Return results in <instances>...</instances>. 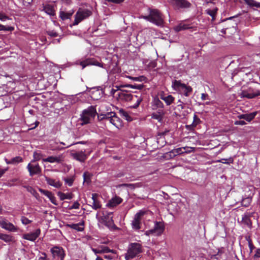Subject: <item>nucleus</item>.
<instances>
[{"label":"nucleus","instance_id":"9","mask_svg":"<svg viewBox=\"0 0 260 260\" xmlns=\"http://www.w3.org/2000/svg\"><path fill=\"white\" fill-rule=\"evenodd\" d=\"M164 231V224L160 222H156L153 229L146 231L145 235L150 236L151 235H160Z\"/></svg>","mask_w":260,"mask_h":260},{"label":"nucleus","instance_id":"43","mask_svg":"<svg viewBox=\"0 0 260 260\" xmlns=\"http://www.w3.org/2000/svg\"><path fill=\"white\" fill-rule=\"evenodd\" d=\"M206 11V13L208 15H209L210 16H211L212 17L213 19H214V17L216 13L217 9H213V10L208 9Z\"/></svg>","mask_w":260,"mask_h":260},{"label":"nucleus","instance_id":"36","mask_svg":"<svg viewBox=\"0 0 260 260\" xmlns=\"http://www.w3.org/2000/svg\"><path fill=\"white\" fill-rule=\"evenodd\" d=\"M0 239L6 242H12L14 241V238L13 236L3 234H0Z\"/></svg>","mask_w":260,"mask_h":260},{"label":"nucleus","instance_id":"42","mask_svg":"<svg viewBox=\"0 0 260 260\" xmlns=\"http://www.w3.org/2000/svg\"><path fill=\"white\" fill-rule=\"evenodd\" d=\"M14 27L10 26H5L0 24V31H12L14 30Z\"/></svg>","mask_w":260,"mask_h":260},{"label":"nucleus","instance_id":"2","mask_svg":"<svg viewBox=\"0 0 260 260\" xmlns=\"http://www.w3.org/2000/svg\"><path fill=\"white\" fill-rule=\"evenodd\" d=\"M96 114L95 108L91 106L82 111L78 121L81 125L90 123L94 119Z\"/></svg>","mask_w":260,"mask_h":260},{"label":"nucleus","instance_id":"33","mask_svg":"<svg viewBox=\"0 0 260 260\" xmlns=\"http://www.w3.org/2000/svg\"><path fill=\"white\" fill-rule=\"evenodd\" d=\"M184 153L183 148L180 147L176 149H174L169 152L170 156L171 157H174L179 154Z\"/></svg>","mask_w":260,"mask_h":260},{"label":"nucleus","instance_id":"48","mask_svg":"<svg viewBox=\"0 0 260 260\" xmlns=\"http://www.w3.org/2000/svg\"><path fill=\"white\" fill-rule=\"evenodd\" d=\"M183 148V151L184 153H190L194 151V148L191 147H184Z\"/></svg>","mask_w":260,"mask_h":260},{"label":"nucleus","instance_id":"10","mask_svg":"<svg viewBox=\"0 0 260 260\" xmlns=\"http://www.w3.org/2000/svg\"><path fill=\"white\" fill-rule=\"evenodd\" d=\"M78 64L82 66V69H84L86 67L88 66H96L103 68V64L98 62L94 58H87L83 61H78L76 62V64Z\"/></svg>","mask_w":260,"mask_h":260},{"label":"nucleus","instance_id":"17","mask_svg":"<svg viewBox=\"0 0 260 260\" xmlns=\"http://www.w3.org/2000/svg\"><path fill=\"white\" fill-rule=\"evenodd\" d=\"M240 94L242 98L252 99L255 96L260 95V90H256L255 92H252L250 90H242Z\"/></svg>","mask_w":260,"mask_h":260},{"label":"nucleus","instance_id":"30","mask_svg":"<svg viewBox=\"0 0 260 260\" xmlns=\"http://www.w3.org/2000/svg\"><path fill=\"white\" fill-rule=\"evenodd\" d=\"M200 119L197 115L196 114H194L192 123L190 125H187L186 126V128L188 130L193 129L200 122Z\"/></svg>","mask_w":260,"mask_h":260},{"label":"nucleus","instance_id":"6","mask_svg":"<svg viewBox=\"0 0 260 260\" xmlns=\"http://www.w3.org/2000/svg\"><path fill=\"white\" fill-rule=\"evenodd\" d=\"M100 120H105L106 122H109L116 127L118 128L121 125V121L114 112H109L104 114H101L98 116Z\"/></svg>","mask_w":260,"mask_h":260},{"label":"nucleus","instance_id":"13","mask_svg":"<svg viewBox=\"0 0 260 260\" xmlns=\"http://www.w3.org/2000/svg\"><path fill=\"white\" fill-rule=\"evenodd\" d=\"M168 2L178 8H188L191 4L187 0H168Z\"/></svg>","mask_w":260,"mask_h":260},{"label":"nucleus","instance_id":"25","mask_svg":"<svg viewBox=\"0 0 260 260\" xmlns=\"http://www.w3.org/2000/svg\"><path fill=\"white\" fill-rule=\"evenodd\" d=\"M39 190L42 193L47 197L52 203L54 205H56V198L53 193H52V192L47 190H43L42 189H40Z\"/></svg>","mask_w":260,"mask_h":260},{"label":"nucleus","instance_id":"45","mask_svg":"<svg viewBox=\"0 0 260 260\" xmlns=\"http://www.w3.org/2000/svg\"><path fill=\"white\" fill-rule=\"evenodd\" d=\"M21 222L23 224L27 225L29 223H30L32 221L28 219L27 218L25 217V216H22L21 218Z\"/></svg>","mask_w":260,"mask_h":260},{"label":"nucleus","instance_id":"5","mask_svg":"<svg viewBox=\"0 0 260 260\" xmlns=\"http://www.w3.org/2000/svg\"><path fill=\"white\" fill-rule=\"evenodd\" d=\"M142 252V247L140 244L132 243L128 246L127 251L125 255V258L126 260L132 259L138 256Z\"/></svg>","mask_w":260,"mask_h":260},{"label":"nucleus","instance_id":"53","mask_svg":"<svg viewBox=\"0 0 260 260\" xmlns=\"http://www.w3.org/2000/svg\"><path fill=\"white\" fill-rule=\"evenodd\" d=\"M246 123L244 120H237L235 121V125H245Z\"/></svg>","mask_w":260,"mask_h":260},{"label":"nucleus","instance_id":"32","mask_svg":"<svg viewBox=\"0 0 260 260\" xmlns=\"http://www.w3.org/2000/svg\"><path fill=\"white\" fill-rule=\"evenodd\" d=\"M191 92L192 88L190 86H187L185 84L179 93L183 94L185 96H188Z\"/></svg>","mask_w":260,"mask_h":260},{"label":"nucleus","instance_id":"57","mask_svg":"<svg viewBox=\"0 0 260 260\" xmlns=\"http://www.w3.org/2000/svg\"><path fill=\"white\" fill-rule=\"evenodd\" d=\"M28 191H30L36 198H37L38 194L33 188L30 187V189H28Z\"/></svg>","mask_w":260,"mask_h":260},{"label":"nucleus","instance_id":"19","mask_svg":"<svg viewBox=\"0 0 260 260\" xmlns=\"http://www.w3.org/2000/svg\"><path fill=\"white\" fill-rule=\"evenodd\" d=\"M71 155L74 159L80 162L84 161L87 158L86 154L82 151L72 153Z\"/></svg>","mask_w":260,"mask_h":260},{"label":"nucleus","instance_id":"39","mask_svg":"<svg viewBox=\"0 0 260 260\" xmlns=\"http://www.w3.org/2000/svg\"><path fill=\"white\" fill-rule=\"evenodd\" d=\"M119 113L127 121H131L133 120L132 117L125 110L121 109L119 110Z\"/></svg>","mask_w":260,"mask_h":260},{"label":"nucleus","instance_id":"35","mask_svg":"<svg viewBox=\"0 0 260 260\" xmlns=\"http://www.w3.org/2000/svg\"><path fill=\"white\" fill-rule=\"evenodd\" d=\"M242 222L245 225H246L249 227L251 226L252 224L251 220L250 219V216L247 214H244V215H243Z\"/></svg>","mask_w":260,"mask_h":260},{"label":"nucleus","instance_id":"14","mask_svg":"<svg viewBox=\"0 0 260 260\" xmlns=\"http://www.w3.org/2000/svg\"><path fill=\"white\" fill-rule=\"evenodd\" d=\"M64 156L63 154L57 155L50 156L43 159L44 162H49L50 163L60 164L64 161Z\"/></svg>","mask_w":260,"mask_h":260},{"label":"nucleus","instance_id":"34","mask_svg":"<svg viewBox=\"0 0 260 260\" xmlns=\"http://www.w3.org/2000/svg\"><path fill=\"white\" fill-rule=\"evenodd\" d=\"M58 195L59 197L61 200H64L66 199L71 200L73 198V195L72 193H62L59 192Z\"/></svg>","mask_w":260,"mask_h":260},{"label":"nucleus","instance_id":"63","mask_svg":"<svg viewBox=\"0 0 260 260\" xmlns=\"http://www.w3.org/2000/svg\"><path fill=\"white\" fill-rule=\"evenodd\" d=\"M7 171V169H0V178L2 177V176L5 173V172Z\"/></svg>","mask_w":260,"mask_h":260},{"label":"nucleus","instance_id":"47","mask_svg":"<svg viewBox=\"0 0 260 260\" xmlns=\"http://www.w3.org/2000/svg\"><path fill=\"white\" fill-rule=\"evenodd\" d=\"M80 207V204L79 203V202L78 201H76L71 206H69V209L70 210H72V209H79Z\"/></svg>","mask_w":260,"mask_h":260},{"label":"nucleus","instance_id":"15","mask_svg":"<svg viewBox=\"0 0 260 260\" xmlns=\"http://www.w3.org/2000/svg\"><path fill=\"white\" fill-rule=\"evenodd\" d=\"M51 252L55 258L60 260H63L64 256V252L62 247L55 246L51 249Z\"/></svg>","mask_w":260,"mask_h":260},{"label":"nucleus","instance_id":"20","mask_svg":"<svg viewBox=\"0 0 260 260\" xmlns=\"http://www.w3.org/2000/svg\"><path fill=\"white\" fill-rule=\"evenodd\" d=\"M92 251L95 254L112 252L115 253V251L113 250H110L108 247L105 246H100L97 248H92Z\"/></svg>","mask_w":260,"mask_h":260},{"label":"nucleus","instance_id":"29","mask_svg":"<svg viewBox=\"0 0 260 260\" xmlns=\"http://www.w3.org/2000/svg\"><path fill=\"white\" fill-rule=\"evenodd\" d=\"M184 85L185 84L182 83L180 81L175 80L172 82V87L174 90L179 92Z\"/></svg>","mask_w":260,"mask_h":260},{"label":"nucleus","instance_id":"51","mask_svg":"<svg viewBox=\"0 0 260 260\" xmlns=\"http://www.w3.org/2000/svg\"><path fill=\"white\" fill-rule=\"evenodd\" d=\"M47 34L51 37H56L57 36V33L54 30H49L47 31Z\"/></svg>","mask_w":260,"mask_h":260},{"label":"nucleus","instance_id":"49","mask_svg":"<svg viewBox=\"0 0 260 260\" xmlns=\"http://www.w3.org/2000/svg\"><path fill=\"white\" fill-rule=\"evenodd\" d=\"M64 181L69 186H71L73 185L74 179L73 178H66L64 179Z\"/></svg>","mask_w":260,"mask_h":260},{"label":"nucleus","instance_id":"38","mask_svg":"<svg viewBox=\"0 0 260 260\" xmlns=\"http://www.w3.org/2000/svg\"><path fill=\"white\" fill-rule=\"evenodd\" d=\"M22 159L20 156H16L12 158L11 160H8L6 159V163L7 164H17L22 161Z\"/></svg>","mask_w":260,"mask_h":260},{"label":"nucleus","instance_id":"41","mask_svg":"<svg viewBox=\"0 0 260 260\" xmlns=\"http://www.w3.org/2000/svg\"><path fill=\"white\" fill-rule=\"evenodd\" d=\"M248 6L250 7H260V3L255 2L254 0H244Z\"/></svg>","mask_w":260,"mask_h":260},{"label":"nucleus","instance_id":"23","mask_svg":"<svg viewBox=\"0 0 260 260\" xmlns=\"http://www.w3.org/2000/svg\"><path fill=\"white\" fill-rule=\"evenodd\" d=\"M45 180L47 183L55 188H59L61 186V183L59 181V180L57 179H54L53 178L46 177Z\"/></svg>","mask_w":260,"mask_h":260},{"label":"nucleus","instance_id":"8","mask_svg":"<svg viewBox=\"0 0 260 260\" xmlns=\"http://www.w3.org/2000/svg\"><path fill=\"white\" fill-rule=\"evenodd\" d=\"M146 213L144 210H140L134 216L132 221L131 225L132 229L135 231H138L141 229V221L143 217Z\"/></svg>","mask_w":260,"mask_h":260},{"label":"nucleus","instance_id":"16","mask_svg":"<svg viewBox=\"0 0 260 260\" xmlns=\"http://www.w3.org/2000/svg\"><path fill=\"white\" fill-rule=\"evenodd\" d=\"M41 233V230L40 229H37L34 232L25 234L22 236V238L24 239L30 241H35L37 238L39 236Z\"/></svg>","mask_w":260,"mask_h":260},{"label":"nucleus","instance_id":"62","mask_svg":"<svg viewBox=\"0 0 260 260\" xmlns=\"http://www.w3.org/2000/svg\"><path fill=\"white\" fill-rule=\"evenodd\" d=\"M126 86L127 87H131L132 88L141 89L142 88V86L141 85L134 86V85H128Z\"/></svg>","mask_w":260,"mask_h":260},{"label":"nucleus","instance_id":"64","mask_svg":"<svg viewBox=\"0 0 260 260\" xmlns=\"http://www.w3.org/2000/svg\"><path fill=\"white\" fill-rule=\"evenodd\" d=\"M95 260H103L102 258L97 256Z\"/></svg>","mask_w":260,"mask_h":260},{"label":"nucleus","instance_id":"37","mask_svg":"<svg viewBox=\"0 0 260 260\" xmlns=\"http://www.w3.org/2000/svg\"><path fill=\"white\" fill-rule=\"evenodd\" d=\"M190 27L186 24L184 23H180L179 25L176 26L174 28L175 31H179L182 30L187 29L190 28Z\"/></svg>","mask_w":260,"mask_h":260},{"label":"nucleus","instance_id":"56","mask_svg":"<svg viewBox=\"0 0 260 260\" xmlns=\"http://www.w3.org/2000/svg\"><path fill=\"white\" fill-rule=\"evenodd\" d=\"M83 178L84 181H88L89 179V174L88 173H84L83 174Z\"/></svg>","mask_w":260,"mask_h":260},{"label":"nucleus","instance_id":"31","mask_svg":"<svg viewBox=\"0 0 260 260\" xmlns=\"http://www.w3.org/2000/svg\"><path fill=\"white\" fill-rule=\"evenodd\" d=\"M152 106L154 109H156L157 108L162 109L164 107L162 102L161 101H160L157 98H155L153 99V101L152 103Z\"/></svg>","mask_w":260,"mask_h":260},{"label":"nucleus","instance_id":"21","mask_svg":"<svg viewBox=\"0 0 260 260\" xmlns=\"http://www.w3.org/2000/svg\"><path fill=\"white\" fill-rule=\"evenodd\" d=\"M257 113V112L255 111L249 114H240L237 117L240 119H244L248 122H250L254 118Z\"/></svg>","mask_w":260,"mask_h":260},{"label":"nucleus","instance_id":"26","mask_svg":"<svg viewBox=\"0 0 260 260\" xmlns=\"http://www.w3.org/2000/svg\"><path fill=\"white\" fill-rule=\"evenodd\" d=\"M160 98L165 101L167 105H170L173 103L175 98L171 95H168L166 96L164 93H162L160 94Z\"/></svg>","mask_w":260,"mask_h":260},{"label":"nucleus","instance_id":"24","mask_svg":"<svg viewBox=\"0 0 260 260\" xmlns=\"http://www.w3.org/2000/svg\"><path fill=\"white\" fill-rule=\"evenodd\" d=\"M74 13V11L73 10H71L68 12L60 11L59 16L62 20H65L70 19Z\"/></svg>","mask_w":260,"mask_h":260},{"label":"nucleus","instance_id":"50","mask_svg":"<svg viewBox=\"0 0 260 260\" xmlns=\"http://www.w3.org/2000/svg\"><path fill=\"white\" fill-rule=\"evenodd\" d=\"M41 159V155L40 153L35 152L34 153V161L39 160Z\"/></svg>","mask_w":260,"mask_h":260},{"label":"nucleus","instance_id":"28","mask_svg":"<svg viewBox=\"0 0 260 260\" xmlns=\"http://www.w3.org/2000/svg\"><path fill=\"white\" fill-rule=\"evenodd\" d=\"M84 221H82L78 223H72L68 224V226L77 231H82L84 230Z\"/></svg>","mask_w":260,"mask_h":260},{"label":"nucleus","instance_id":"52","mask_svg":"<svg viewBox=\"0 0 260 260\" xmlns=\"http://www.w3.org/2000/svg\"><path fill=\"white\" fill-rule=\"evenodd\" d=\"M151 117L152 118L157 119L158 120H160L161 119L160 116L156 113H152Z\"/></svg>","mask_w":260,"mask_h":260},{"label":"nucleus","instance_id":"7","mask_svg":"<svg viewBox=\"0 0 260 260\" xmlns=\"http://www.w3.org/2000/svg\"><path fill=\"white\" fill-rule=\"evenodd\" d=\"M92 14L90 10L85 9L79 8L75 16L73 24L78 25L83 20L87 18Z\"/></svg>","mask_w":260,"mask_h":260},{"label":"nucleus","instance_id":"44","mask_svg":"<svg viewBox=\"0 0 260 260\" xmlns=\"http://www.w3.org/2000/svg\"><path fill=\"white\" fill-rule=\"evenodd\" d=\"M11 19L7 16L5 13L0 12V20L4 22L8 20H11Z\"/></svg>","mask_w":260,"mask_h":260},{"label":"nucleus","instance_id":"55","mask_svg":"<svg viewBox=\"0 0 260 260\" xmlns=\"http://www.w3.org/2000/svg\"><path fill=\"white\" fill-rule=\"evenodd\" d=\"M115 256L111 254H105L104 258L107 259L111 260L114 258Z\"/></svg>","mask_w":260,"mask_h":260},{"label":"nucleus","instance_id":"60","mask_svg":"<svg viewBox=\"0 0 260 260\" xmlns=\"http://www.w3.org/2000/svg\"><path fill=\"white\" fill-rule=\"evenodd\" d=\"M220 162L223 163V164H230L233 162V159L231 157L228 159V161H223L222 160H220Z\"/></svg>","mask_w":260,"mask_h":260},{"label":"nucleus","instance_id":"46","mask_svg":"<svg viewBox=\"0 0 260 260\" xmlns=\"http://www.w3.org/2000/svg\"><path fill=\"white\" fill-rule=\"evenodd\" d=\"M121 186H126L128 187L131 189H134L135 187H139V184L136 183V184H122L121 185Z\"/></svg>","mask_w":260,"mask_h":260},{"label":"nucleus","instance_id":"11","mask_svg":"<svg viewBox=\"0 0 260 260\" xmlns=\"http://www.w3.org/2000/svg\"><path fill=\"white\" fill-rule=\"evenodd\" d=\"M0 226L9 231L16 232L18 229L12 223L9 222L6 218L0 216Z\"/></svg>","mask_w":260,"mask_h":260},{"label":"nucleus","instance_id":"61","mask_svg":"<svg viewBox=\"0 0 260 260\" xmlns=\"http://www.w3.org/2000/svg\"><path fill=\"white\" fill-rule=\"evenodd\" d=\"M201 99L203 101H205L207 99H208V95L206 93H202L201 94Z\"/></svg>","mask_w":260,"mask_h":260},{"label":"nucleus","instance_id":"40","mask_svg":"<svg viewBox=\"0 0 260 260\" xmlns=\"http://www.w3.org/2000/svg\"><path fill=\"white\" fill-rule=\"evenodd\" d=\"M64 148L60 146L58 143L55 142H53L50 144V149L52 150H62Z\"/></svg>","mask_w":260,"mask_h":260},{"label":"nucleus","instance_id":"27","mask_svg":"<svg viewBox=\"0 0 260 260\" xmlns=\"http://www.w3.org/2000/svg\"><path fill=\"white\" fill-rule=\"evenodd\" d=\"M98 195L96 193L92 194V200L93 201L91 207L93 209L97 210L101 207V204L98 200Z\"/></svg>","mask_w":260,"mask_h":260},{"label":"nucleus","instance_id":"22","mask_svg":"<svg viewBox=\"0 0 260 260\" xmlns=\"http://www.w3.org/2000/svg\"><path fill=\"white\" fill-rule=\"evenodd\" d=\"M122 201V199L117 196L111 199L107 203V206L110 207H113L120 204Z\"/></svg>","mask_w":260,"mask_h":260},{"label":"nucleus","instance_id":"54","mask_svg":"<svg viewBox=\"0 0 260 260\" xmlns=\"http://www.w3.org/2000/svg\"><path fill=\"white\" fill-rule=\"evenodd\" d=\"M243 205L247 207L250 204V199H246L242 202Z\"/></svg>","mask_w":260,"mask_h":260},{"label":"nucleus","instance_id":"4","mask_svg":"<svg viewBox=\"0 0 260 260\" xmlns=\"http://www.w3.org/2000/svg\"><path fill=\"white\" fill-rule=\"evenodd\" d=\"M113 212L107 211H102V216L98 217L99 222L105 225L108 229L113 230L116 228L113 219Z\"/></svg>","mask_w":260,"mask_h":260},{"label":"nucleus","instance_id":"59","mask_svg":"<svg viewBox=\"0 0 260 260\" xmlns=\"http://www.w3.org/2000/svg\"><path fill=\"white\" fill-rule=\"evenodd\" d=\"M39 260H48L46 254L45 253H42V256L39 257Z\"/></svg>","mask_w":260,"mask_h":260},{"label":"nucleus","instance_id":"18","mask_svg":"<svg viewBox=\"0 0 260 260\" xmlns=\"http://www.w3.org/2000/svg\"><path fill=\"white\" fill-rule=\"evenodd\" d=\"M42 11L50 16H54L55 15L54 7L50 4H43Z\"/></svg>","mask_w":260,"mask_h":260},{"label":"nucleus","instance_id":"1","mask_svg":"<svg viewBox=\"0 0 260 260\" xmlns=\"http://www.w3.org/2000/svg\"><path fill=\"white\" fill-rule=\"evenodd\" d=\"M148 12V15L142 16L141 18L157 26H162L164 25V21L162 15L158 10L149 8Z\"/></svg>","mask_w":260,"mask_h":260},{"label":"nucleus","instance_id":"3","mask_svg":"<svg viewBox=\"0 0 260 260\" xmlns=\"http://www.w3.org/2000/svg\"><path fill=\"white\" fill-rule=\"evenodd\" d=\"M117 95L119 100L124 101H130L132 100L136 101V103L132 106L134 108L138 107L143 100L141 96L133 95L127 91H119L118 92Z\"/></svg>","mask_w":260,"mask_h":260},{"label":"nucleus","instance_id":"58","mask_svg":"<svg viewBox=\"0 0 260 260\" xmlns=\"http://www.w3.org/2000/svg\"><path fill=\"white\" fill-rule=\"evenodd\" d=\"M254 257H260V248L257 249L254 255Z\"/></svg>","mask_w":260,"mask_h":260},{"label":"nucleus","instance_id":"12","mask_svg":"<svg viewBox=\"0 0 260 260\" xmlns=\"http://www.w3.org/2000/svg\"><path fill=\"white\" fill-rule=\"evenodd\" d=\"M29 175L32 176L35 174H39L41 172V168L38 163L32 160L27 166Z\"/></svg>","mask_w":260,"mask_h":260}]
</instances>
